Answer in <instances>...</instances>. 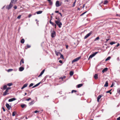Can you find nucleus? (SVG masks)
<instances>
[{
	"label": "nucleus",
	"mask_w": 120,
	"mask_h": 120,
	"mask_svg": "<svg viewBox=\"0 0 120 120\" xmlns=\"http://www.w3.org/2000/svg\"><path fill=\"white\" fill-rule=\"evenodd\" d=\"M114 84H113V83H112V85H111V86H110V87H112L113 86Z\"/></svg>",
	"instance_id": "3c124183"
},
{
	"label": "nucleus",
	"mask_w": 120,
	"mask_h": 120,
	"mask_svg": "<svg viewBox=\"0 0 120 120\" xmlns=\"http://www.w3.org/2000/svg\"><path fill=\"white\" fill-rule=\"evenodd\" d=\"M21 107L22 108H24V107L25 106H26V105L24 104H22L21 105Z\"/></svg>",
	"instance_id": "393cba45"
},
{
	"label": "nucleus",
	"mask_w": 120,
	"mask_h": 120,
	"mask_svg": "<svg viewBox=\"0 0 120 120\" xmlns=\"http://www.w3.org/2000/svg\"><path fill=\"white\" fill-rule=\"evenodd\" d=\"M117 120H120V117H118L117 119Z\"/></svg>",
	"instance_id": "bf43d9fd"
},
{
	"label": "nucleus",
	"mask_w": 120,
	"mask_h": 120,
	"mask_svg": "<svg viewBox=\"0 0 120 120\" xmlns=\"http://www.w3.org/2000/svg\"><path fill=\"white\" fill-rule=\"evenodd\" d=\"M42 12V11H38L36 13L37 14H41V13Z\"/></svg>",
	"instance_id": "5701e85b"
},
{
	"label": "nucleus",
	"mask_w": 120,
	"mask_h": 120,
	"mask_svg": "<svg viewBox=\"0 0 120 120\" xmlns=\"http://www.w3.org/2000/svg\"><path fill=\"white\" fill-rule=\"evenodd\" d=\"M21 15H19L17 17V18L18 19H20V18H21Z\"/></svg>",
	"instance_id": "49530a36"
},
{
	"label": "nucleus",
	"mask_w": 120,
	"mask_h": 120,
	"mask_svg": "<svg viewBox=\"0 0 120 120\" xmlns=\"http://www.w3.org/2000/svg\"><path fill=\"white\" fill-rule=\"evenodd\" d=\"M33 83H31L30 85L29 86V87H30L31 86H33Z\"/></svg>",
	"instance_id": "ea45409f"
},
{
	"label": "nucleus",
	"mask_w": 120,
	"mask_h": 120,
	"mask_svg": "<svg viewBox=\"0 0 120 120\" xmlns=\"http://www.w3.org/2000/svg\"><path fill=\"white\" fill-rule=\"evenodd\" d=\"M94 78L96 79L98 78V75L97 74H95L94 76Z\"/></svg>",
	"instance_id": "dca6fc26"
},
{
	"label": "nucleus",
	"mask_w": 120,
	"mask_h": 120,
	"mask_svg": "<svg viewBox=\"0 0 120 120\" xmlns=\"http://www.w3.org/2000/svg\"><path fill=\"white\" fill-rule=\"evenodd\" d=\"M117 92L118 93L120 94V88H118L117 90Z\"/></svg>",
	"instance_id": "72a5a7b5"
},
{
	"label": "nucleus",
	"mask_w": 120,
	"mask_h": 120,
	"mask_svg": "<svg viewBox=\"0 0 120 120\" xmlns=\"http://www.w3.org/2000/svg\"><path fill=\"white\" fill-rule=\"evenodd\" d=\"M17 0H11L10 3L12 4H15L17 2Z\"/></svg>",
	"instance_id": "1a4fd4ad"
},
{
	"label": "nucleus",
	"mask_w": 120,
	"mask_h": 120,
	"mask_svg": "<svg viewBox=\"0 0 120 120\" xmlns=\"http://www.w3.org/2000/svg\"><path fill=\"white\" fill-rule=\"evenodd\" d=\"M56 19H57V20H55V21H60V19L59 18H56Z\"/></svg>",
	"instance_id": "cd10ccee"
},
{
	"label": "nucleus",
	"mask_w": 120,
	"mask_h": 120,
	"mask_svg": "<svg viewBox=\"0 0 120 120\" xmlns=\"http://www.w3.org/2000/svg\"><path fill=\"white\" fill-rule=\"evenodd\" d=\"M12 100L13 101L16 100V99L15 98H12Z\"/></svg>",
	"instance_id": "603ef678"
},
{
	"label": "nucleus",
	"mask_w": 120,
	"mask_h": 120,
	"mask_svg": "<svg viewBox=\"0 0 120 120\" xmlns=\"http://www.w3.org/2000/svg\"><path fill=\"white\" fill-rule=\"evenodd\" d=\"M41 83V82H40L38 83H37V84H36L35 85L32 87V88H33L38 86Z\"/></svg>",
	"instance_id": "4468645a"
},
{
	"label": "nucleus",
	"mask_w": 120,
	"mask_h": 120,
	"mask_svg": "<svg viewBox=\"0 0 120 120\" xmlns=\"http://www.w3.org/2000/svg\"><path fill=\"white\" fill-rule=\"evenodd\" d=\"M2 108V109H3V111L4 112L5 111V109H4V108L3 107Z\"/></svg>",
	"instance_id": "13d9d810"
},
{
	"label": "nucleus",
	"mask_w": 120,
	"mask_h": 120,
	"mask_svg": "<svg viewBox=\"0 0 120 120\" xmlns=\"http://www.w3.org/2000/svg\"><path fill=\"white\" fill-rule=\"evenodd\" d=\"M13 70V69H8V72H9L10 71H11Z\"/></svg>",
	"instance_id": "4c0bfd02"
},
{
	"label": "nucleus",
	"mask_w": 120,
	"mask_h": 120,
	"mask_svg": "<svg viewBox=\"0 0 120 120\" xmlns=\"http://www.w3.org/2000/svg\"><path fill=\"white\" fill-rule=\"evenodd\" d=\"M60 58H63V59H64L63 56L62 54H60Z\"/></svg>",
	"instance_id": "c9c22d12"
},
{
	"label": "nucleus",
	"mask_w": 120,
	"mask_h": 120,
	"mask_svg": "<svg viewBox=\"0 0 120 120\" xmlns=\"http://www.w3.org/2000/svg\"><path fill=\"white\" fill-rule=\"evenodd\" d=\"M55 12L56 13H59V11H55Z\"/></svg>",
	"instance_id": "338daca9"
},
{
	"label": "nucleus",
	"mask_w": 120,
	"mask_h": 120,
	"mask_svg": "<svg viewBox=\"0 0 120 120\" xmlns=\"http://www.w3.org/2000/svg\"><path fill=\"white\" fill-rule=\"evenodd\" d=\"M108 86V81H106L105 84L104 86L105 87H107Z\"/></svg>",
	"instance_id": "a211bd4d"
},
{
	"label": "nucleus",
	"mask_w": 120,
	"mask_h": 120,
	"mask_svg": "<svg viewBox=\"0 0 120 120\" xmlns=\"http://www.w3.org/2000/svg\"><path fill=\"white\" fill-rule=\"evenodd\" d=\"M117 60L118 61L120 60V59L119 57H118L117 58Z\"/></svg>",
	"instance_id": "052dcab7"
},
{
	"label": "nucleus",
	"mask_w": 120,
	"mask_h": 120,
	"mask_svg": "<svg viewBox=\"0 0 120 120\" xmlns=\"http://www.w3.org/2000/svg\"><path fill=\"white\" fill-rule=\"evenodd\" d=\"M82 85H83L82 84H79L77 85V87L78 88H79L82 86Z\"/></svg>",
	"instance_id": "412c9836"
},
{
	"label": "nucleus",
	"mask_w": 120,
	"mask_h": 120,
	"mask_svg": "<svg viewBox=\"0 0 120 120\" xmlns=\"http://www.w3.org/2000/svg\"><path fill=\"white\" fill-rule=\"evenodd\" d=\"M9 102H11L13 101L12 99V98L9 99L8 101Z\"/></svg>",
	"instance_id": "a18cd8bd"
},
{
	"label": "nucleus",
	"mask_w": 120,
	"mask_h": 120,
	"mask_svg": "<svg viewBox=\"0 0 120 120\" xmlns=\"http://www.w3.org/2000/svg\"><path fill=\"white\" fill-rule=\"evenodd\" d=\"M11 88L10 87H8L7 88L6 90L8 91V90L10 89Z\"/></svg>",
	"instance_id": "c03bdc74"
},
{
	"label": "nucleus",
	"mask_w": 120,
	"mask_h": 120,
	"mask_svg": "<svg viewBox=\"0 0 120 120\" xmlns=\"http://www.w3.org/2000/svg\"><path fill=\"white\" fill-rule=\"evenodd\" d=\"M32 16V15L30 14L29 15V16H28V17L29 18H30V17Z\"/></svg>",
	"instance_id": "6e6d98bb"
},
{
	"label": "nucleus",
	"mask_w": 120,
	"mask_h": 120,
	"mask_svg": "<svg viewBox=\"0 0 120 120\" xmlns=\"http://www.w3.org/2000/svg\"><path fill=\"white\" fill-rule=\"evenodd\" d=\"M12 83H9L8 84H7V85L8 86H11L12 85Z\"/></svg>",
	"instance_id": "c85d7f7f"
},
{
	"label": "nucleus",
	"mask_w": 120,
	"mask_h": 120,
	"mask_svg": "<svg viewBox=\"0 0 120 120\" xmlns=\"http://www.w3.org/2000/svg\"><path fill=\"white\" fill-rule=\"evenodd\" d=\"M68 48V45H67L66 46V48L67 49Z\"/></svg>",
	"instance_id": "774afa93"
},
{
	"label": "nucleus",
	"mask_w": 120,
	"mask_h": 120,
	"mask_svg": "<svg viewBox=\"0 0 120 120\" xmlns=\"http://www.w3.org/2000/svg\"><path fill=\"white\" fill-rule=\"evenodd\" d=\"M13 8H15V9H16L17 8V7L16 6H15Z\"/></svg>",
	"instance_id": "5fc2aeb1"
},
{
	"label": "nucleus",
	"mask_w": 120,
	"mask_h": 120,
	"mask_svg": "<svg viewBox=\"0 0 120 120\" xmlns=\"http://www.w3.org/2000/svg\"><path fill=\"white\" fill-rule=\"evenodd\" d=\"M24 68L23 67H20L19 68V71H22L24 70Z\"/></svg>",
	"instance_id": "2eb2a0df"
},
{
	"label": "nucleus",
	"mask_w": 120,
	"mask_h": 120,
	"mask_svg": "<svg viewBox=\"0 0 120 120\" xmlns=\"http://www.w3.org/2000/svg\"><path fill=\"white\" fill-rule=\"evenodd\" d=\"M81 57L80 56L79 57L75 59H74L72 61V63H73L74 62H76Z\"/></svg>",
	"instance_id": "20e7f679"
},
{
	"label": "nucleus",
	"mask_w": 120,
	"mask_h": 120,
	"mask_svg": "<svg viewBox=\"0 0 120 120\" xmlns=\"http://www.w3.org/2000/svg\"><path fill=\"white\" fill-rule=\"evenodd\" d=\"M12 6L13 5L10 3L9 5H7L6 6V8L8 10H9L11 8Z\"/></svg>",
	"instance_id": "7ed1b4c3"
},
{
	"label": "nucleus",
	"mask_w": 120,
	"mask_h": 120,
	"mask_svg": "<svg viewBox=\"0 0 120 120\" xmlns=\"http://www.w3.org/2000/svg\"><path fill=\"white\" fill-rule=\"evenodd\" d=\"M28 85V84L27 83L25 84L21 88V89H23L25 88Z\"/></svg>",
	"instance_id": "9b49d317"
},
{
	"label": "nucleus",
	"mask_w": 120,
	"mask_h": 120,
	"mask_svg": "<svg viewBox=\"0 0 120 120\" xmlns=\"http://www.w3.org/2000/svg\"><path fill=\"white\" fill-rule=\"evenodd\" d=\"M15 113H16V112H15L14 111V112H12V116H15Z\"/></svg>",
	"instance_id": "f704fd0d"
},
{
	"label": "nucleus",
	"mask_w": 120,
	"mask_h": 120,
	"mask_svg": "<svg viewBox=\"0 0 120 120\" xmlns=\"http://www.w3.org/2000/svg\"><path fill=\"white\" fill-rule=\"evenodd\" d=\"M99 39V37H97L95 39V41H96L98 40Z\"/></svg>",
	"instance_id": "79ce46f5"
},
{
	"label": "nucleus",
	"mask_w": 120,
	"mask_h": 120,
	"mask_svg": "<svg viewBox=\"0 0 120 120\" xmlns=\"http://www.w3.org/2000/svg\"><path fill=\"white\" fill-rule=\"evenodd\" d=\"M106 42H107L109 40V39H106Z\"/></svg>",
	"instance_id": "69168bd1"
},
{
	"label": "nucleus",
	"mask_w": 120,
	"mask_h": 120,
	"mask_svg": "<svg viewBox=\"0 0 120 120\" xmlns=\"http://www.w3.org/2000/svg\"><path fill=\"white\" fill-rule=\"evenodd\" d=\"M6 106L8 110L10 109L11 108V106L9 105L7 103L6 104Z\"/></svg>",
	"instance_id": "0eeeda50"
},
{
	"label": "nucleus",
	"mask_w": 120,
	"mask_h": 120,
	"mask_svg": "<svg viewBox=\"0 0 120 120\" xmlns=\"http://www.w3.org/2000/svg\"><path fill=\"white\" fill-rule=\"evenodd\" d=\"M34 100H33V101H32L31 102H30L29 103V104L30 105H33L34 103Z\"/></svg>",
	"instance_id": "6ab92c4d"
},
{
	"label": "nucleus",
	"mask_w": 120,
	"mask_h": 120,
	"mask_svg": "<svg viewBox=\"0 0 120 120\" xmlns=\"http://www.w3.org/2000/svg\"><path fill=\"white\" fill-rule=\"evenodd\" d=\"M116 43V42H112L110 43V44L111 45H112L114 44H115Z\"/></svg>",
	"instance_id": "7c9ffc66"
},
{
	"label": "nucleus",
	"mask_w": 120,
	"mask_h": 120,
	"mask_svg": "<svg viewBox=\"0 0 120 120\" xmlns=\"http://www.w3.org/2000/svg\"><path fill=\"white\" fill-rule=\"evenodd\" d=\"M7 86L6 85H4V86L3 87V89L4 90H5L6 88H7Z\"/></svg>",
	"instance_id": "473e14b6"
},
{
	"label": "nucleus",
	"mask_w": 120,
	"mask_h": 120,
	"mask_svg": "<svg viewBox=\"0 0 120 120\" xmlns=\"http://www.w3.org/2000/svg\"><path fill=\"white\" fill-rule=\"evenodd\" d=\"M55 52L56 53V54L57 56H58L59 54H61V53L59 52H57L56 51H55Z\"/></svg>",
	"instance_id": "f3484780"
},
{
	"label": "nucleus",
	"mask_w": 120,
	"mask_h": 120,
	"mask_svg": "<svg viewBox=\"0 0 120 120\" xmlns=\"http://www.w3.org/2000/svg\"><path fill=\"white\" fill-rule=\"evenodd\" d=\"M49 2V3L50 4V5H52V2L51 1V0Z\"/></svg>",
	"instance_id": "37998d69"
},
{
	"label": "nucleus",
	"mask_w": 120,
	"mask_h": 120,
	"mask_svg": "<svg viewBox=\"0 0 120 120\" xmlns=\"http://www.w3.org/2000/svg\"><path fill=\"white\" fill-rule=\"evenodd\" d=\"M8 92V91L6 90L4 92L3 94V95L4 96H5L7 94H9V93H7Z\"/></svg>",
	"instance_id": "9d476101"
},
{
	"label": "nucleus",
	"mask_w": 120,
	"mask_h": 120,
	"mask_svg": "<svg viewBox=\"0 0 120 120\" xmlns=\"http://www.w3.org/2000/svg\"><path fill=\"white\" fill-rule=\"evenodd\" d=\"M49 22L50 24H51L53 26H54V25L55 24V23H53L52 22V21H51V20H50L49 21Z\"/></svg>",
	"instance_id": "c756f323"
},
{
	"label": "nucleus",
	"mask_w": 120,
	"mask_h": 120,
	"mask_svg": "<svg viewBox=\"0 0 120 120\" xmlns=\"http://www.w3.org/2000/svg\"><path fill=\"white\" fill-rule=\"evenodd\" d=\"M92 31H91L89 33L87 34L84 37V38L85 39H86L88 37L90 36V35L92 34Z\"/></svg>",
	"instance_id": "423d86ee"
},
{
	"label": "nucleus",
	"mask_w": 120,
	"mask_h": 120,
	"mask_svg": "<svg viewBox=\"0 0 120 120\" xmlns=\"http://www.w3.org/2000/svg\"><path fill=\"white\" fill-rule=\"evenodd\" d=\"M86 12H87V11H86V12H84L83 13H82V14H81L80 15V16H82V15H83L84 14H85Z\"/></svg>",
	"instance_id": "09e8293b"
},
{
	"label": "nucleus",
	"mask_w": 120,
	"mask_h": 120,
	"mask_svg": "<svg viewBox=\"0 0 120 120\" xmlns=\"http://www.w3.org/2000/svg\"><path fill=\"white\" fill-rule=\"evenodd\" d=\"M108 1L107 0H105L104 1L103 4H106L108 3Z\"/></svg>",
	"instance_id": "2f4dec72"
},
{
	"label": "nucleus",
	"mask_w": 120,
	"mask_h": 120,
	"mask_svg": "<svg viewBox=\"0 0 120 120\" xmlns=\"http://www.w3.org/2000/svg\"><path fill=\"white\" fill-rule=\"evenodd\" d=\"M53 26H55V28H56V24H55Z\"/></svg>",
	"instance_id": "680f3d73"
},
{
	"label": "nucleus",
	"mask_w": 120,
	"mask_h": 120,
	"mask_svg": "<svg viewBox=\"0 0 120 120\" xmlns=\"http://www.w3.org/2000/svg\"><path fill=\"white\" fill-rule=\"evenodd\" d=\"M39 112V111H38L37 110H35L34 111V113H37V112Z\"/></svg>",
	"instance_id": "864d4df0"
},
{
	"label": "nucleus",
	"mask_w": 120,
	"mask_h": 120,
	"mask_svg": "<svg viewBox=\"0 0 120 120\" xmlns=\"http://www.w3.org/2000/svg\"><path fill=\"white\" fill-rule=\"evenodd\" d=\"M102 96H103L102 95H100L98 96V97L97 98H98V99H100V98H101Z\"/></svg>",
	"instance_id": "b1692460"
},
{
	"label": "nucleus",
	"mask_w": 120,
	"mask_h": 120,
	"mask_svg": "<svg viewBox=\"0 0 120 120\" xmlns=\"http://www.w3.org/2000/svg\"><path fill=\"white\" fill-rule=\"evenodd\" d=\"M77 91L75 90H72L71 91V93H73L74 92H76Z\"/></svg>",
	"instance_id": "a19ab883"
},
{
	"label": "nucleus",
	"mask_w": 120,
	"mask_h": 120,
	"mask_svg": "<svg viewBox=\"0 0 120 120\" xmlns=\"http://www.w3.org/2000/svg\"><path fill=\"white\" fill-rule=\"evenodd\" d=\"M98 53V52H94L89 57V58H92L94 56L97 54Z\"/></svg>",
	"instance_id": "f03ea898"
},
{
	"label": "nucleus",
	"mask_w": 120,
	"mask_h": 120,
	"mask_svg": "<svg viewBox=\"0 0 120 120\" xmlns=\"http://www.w3.org/2000/svg\"><path fill=\"white\" fill-rule=\"evenodd\" d=\"M111 90H108V91H107L106 92V93H109L111 91Z\"/></svg>",
	"instance_id": "de8ad7c7"
},
{
	"label": "nucleus",
	"mask_w": 120,
	"mask_h": 120,
	"mask_svg": "<svg viewBox=\"0 0 120 120\" xmlns=\"http://www.w3.org/2000/svg\"><path fill=\"white\" fill-rule=\"evenodd\" d=\"M26 46H27V48H30L31 47L30 45H29L28 44H27L26 45Z\"/></svg>",
	"instance_id": "58836bf2"
},
{
	"label": "nucleus",
	"mask_w": 120,
	"mask_h": 120,
	"mask_svg": "<svg viewBox=\"0 0 120 120\" xmlns=\"http://www.w3.org/2000/svg\"><path fill=\"white\" fill-rule=\"evenodd\" d=\"M56 35V32L54 31H53L52 32L51 34V37L52 38L54 37Z\"/></svg>",
	"instance_id": "39448f33"
},
{
	"label": "nucleus",
	"mask_w": 120,
	"mask_h": 120,
	"mask_svg": "<svg viewBox=\"0 0 120 120\" xmlns=\"http://www.w3.org/2000/svg\"><path fill=\"white\" fill-rule=\"evenodd\" d=\"M59 62L60 63H62V61L61 60H60L59 61Z\"/></svg>",
	"instance_id": "4d7b16f0"
},
{
	"label": "nucleus",
	"mask_w": 120,
	"mask_h": 120,
	"mask_svg": "<svg viewBox=\"0 0 120 120\" xmlns=\"http://www.w3.org/2000/svg\"><path fill=\"white\" fill-rule=\"evenodd\" d=\"M21 43H23L24 42V39H22L21 41Z\"/></svg>",
	"instance_id": "bb28decb"
},
{
	"label": "nucleus",
	"mask_w": 120,
	"mask_h": 120,
	"mask_svg": "<svg viewBox=\"0 0 120 120\" xmlns=\"http://www.w3.org/2000/svg\"><path fill=\"white\" fill-rule=\"evenodd\" d=\"M45 71V69H44V70H42V71L41 72V73L39 75L38 77H39L41 76L44 73V72Z\"/></svg>",
	"instance_id": "ddd939ff"
},
{
	"label": "nucleus",
	"mask_w": 120,
	"mask_h": 120,
	"mask_svg": "<svg viewBox=\"0 0 120 120\" xmlns=\"http://www.w3.org/2000/svg\"><path fill=\"white\" fill-rule=\"evenodd\" d=\"M60 5L59 2L58 1H56V7H58Z\"/></svg>",
	"instance_id": "6e6552de"
},
{
	"label": "nucleus",
	"mask_w": 120,
	"mask_h": 120,
	"mask_svg": "<svg viewBox=\"0 0 120 120\" xmlns=\"http://www.w3.org/2000/svg\"><path fill=\"white\" fill-rule=\"evenodd\" d=\"M59 14H60V16L61 17L62 16V15L61 13L59 12Z\"/></svg>",
	"instance_id": "e2e57ef3"
},
{
	"label": "nucleus",
	"mask_w": 120,
	"mask_h": 120,
	"mask_svg": "<svg viewBox=\"0 0 120 120\" xmlns=\"http://www.w3.org/2000/svg\"><path fill=\"white\" fill-rule=\"evenodd\" d=\"M31 99V98H29L28 99H26V101H29V100H30Z\"/></svg>",
	"instance_id": "8fccbe9b"
},
{
	"label": "nucleus",
	"mask_w": 120,
	"mask_h": 120,
	"mask_svg": "<svg viewBox=\"0 0 120 120\" xmlns=\"http://www.w3.org/2000/svg\"><path fill=\"white\" fill-rule=\"evenodd\" d=\"M22 63L23 64L24 63V59H22L21 60L20 62V65H21Z\"/></svg>",
	"instance_id": "4be33fe9"
},
{
	"label": "nucleus",
	"mask_w": 120,
	"mask_h": 120,
	"mask_svg": "<svg viewBox=\"0 0 120 120\" xmlns=\"http://www.w3.org/2000/svg\"><path fill=\"white\" fill-rule=\"evenodd\" d=\"M76 1V0H75V2L73 3V7H74L75 6V3Z\"/></svg>",
	"instance_id": "e433bc0d"
},
{
	"label": "nucleus",
	"mask_w": 120,
	"mask_h": 120,
	"mask_svg": "<svg viewBox=\"0 0 120 120\" xmlns=\"http://www.w3.org/2000/svg\"><path fill=\"white\" fill-rule=\"evenodd\" d=\"M111 58V57L110 56H109L108 58H107L105 60V61H107L110 59Z\"/></svg>",
	"instance_id": "a878e982"
},
{
	"label": "nucleus",
	"mask_w": 120,
	"mask_h": 120,
	"mask_svg": "<svg viewBox=\"0 0 120 120\" xmlns=\"http://www.w3.org/2000/svg\"><path fill=\"white\" fill-rule=\"evenodd\" d=\"M108 69L107 68H105L102 71V72L103 73H104V72L106 71H107Z\"/></svg>",
	"instance_id": "f8f14e48"
},
{
	"label": "nucleus",
	"mask_w": 120,
	"mask_h": 120,
	"mask_svg": "<svg viewBox=\"0 0 120 120\" xmlns=\"http://www.w3.org/2000/svg\"><path fill=\"white\" fill-rule=\"evenodd\" d=\"M74 74V72L73 71H71L70 72V76H72Z\"/></svg>",
	"instance_id": "aec40b11"
},
{
	"label": "nucleus",
	"mask_w": 120,
	"mask_h": 120,
	"mask_svg": "<svg viewBox=\"0 0 120 120\" xmlns=\"http://www.w3.org/2000/svg\"><path fill=\"white\" fill-rule=\"evenodd\" d=\"M120 45V44L118 43V44H117V45L116 46L117 47H118V46H119Z\"/></svg>",
	"instance_id": "0e129e2a"
},
{
	"label": "nucleus",
	"mask_w": 120,
	"mask_h": 120,
	"mask_svg": "<svg viewBox=\"0 0 120 120\" xmlns=\"http://www.w3.org/2000/svg\"><path fill=\"white\" fill-rule=\"evenodd\" d=\"M55 23L59 28H60L61 27L62 24L61 22L60 21H55Z\"/></svg>",
	"instance_id": "f257e3e1"
}]
</instances>
